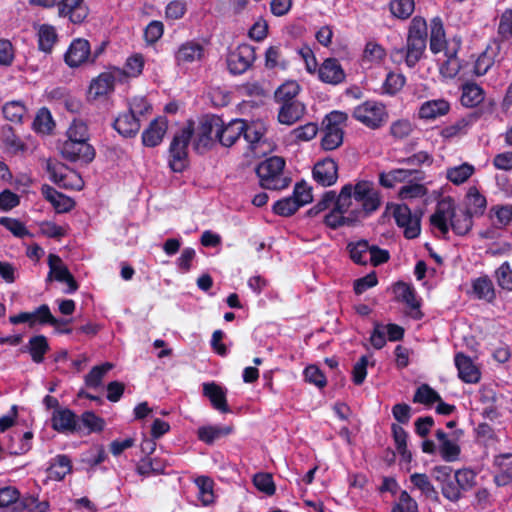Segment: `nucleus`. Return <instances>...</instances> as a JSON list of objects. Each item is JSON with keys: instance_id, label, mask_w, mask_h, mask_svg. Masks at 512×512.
<instances>
[{"instance_id": "13", "label": "nucleus", "mask_w": 512, "mask_h": 512, "mask_svg": "<svg viewBox=\"0 0 512 512\" xmlns=\"http://www.w3.org/2000/svg\"><path fill=\"white\" fill-rule=\"evenodd\" d=\"M61 154L70 161L91 162L94 159V148L87 141L67 139L61 146Z\"/></svg>"}, {"instance_id": "46", "label": "nucleus", "mask_w": 512, "mask_h": 512, "mask_svg": "<svg viewBox=\"0 0 512 512\" xmlns=\"http://www.w3.org/2000/svg\"><path fill=\"white\" fill-rule=\"evenodd\" d=\"M415 9L414 0H392L389 3L391 14L398 19H408Z\"/></svg>"}, {"instance_id": "9", "label": "nucleus", "mask_w": 512, "mask_h": 512, "mask_svg": "<svg viewBox=\"0 0 512 512\" xmlns=\"http://www.w3.org/2000/svg\"><path fill=\"white\" fill-rule=\"evenodd\" d=\"M255 59L254 47L249 44H241L229 53L227 57L228 70L234 75L243 74L252 66Z\"/></svg>"}, {"instance_id": "16", "label": "nucleus", "mask_w": 512, "mask_h": 512, "mask_svg": "<svg viewBox=\"0 0 512 512\" xmlns=\"http://www.w3.org/2000/svg\"><path fill=\"white\" fill-rule=\"evenodd\" d=\"M90 53V44L87 40L74 39L65 54V62L69 67H79L89 60Z\"/></svg>"}, {"instance_id": "60", "label": "nucleus", "mask_w": 512, "mask_h": 512, "mask_svg": "<svg viewBox=\"0 0 512 512\" xmlns=\"http://www.w3.org/2000/svg\"><path fill=\"white\" fill-rule=\"evenodd\" d=\"M300 208L297 201L292 196L277 201L273 206V211L280 216H290Z\"/></svg>"}, {"instance_id": "40", "label": "nucleus", "mask_w": 512, "mask_h": 512, "mask_svg": "<svg viewBox=\"0 0 512 512\" xmlns=\"http://www.w3.org/2000/svg\"><path fill=\"white\" fill-rule=\"evenodd\" d=\"M394 293L398 300L403 301L413 310H418L420 302L417 299L416 292L412 286L407 283L399 282L394 286Z\"/></svg>"}, {"instance_id": "8", "label": "nucleus", "mask_w": 512, "mask_h": 512, "mask_svg": "<svg viewBox=\"0 0 512 512\" xmlns=\"http://www.w3.org/2000/svg\"><path fill=\"white\" fill-rule=\"evenodd\" d=\"M266 132L267 126L262 120L251 121L250 123L245 121V130L242 134L256 157L263 156L271 150V144L265 137Z\"/></svg>"}, {"instance_id": "3", "label": "nucleus", "mask_w": 512, "mask_h": 512, "mask_svg": "<svg viewBox=\"0 0 512 512\" xmlns=\"http://www.w3.org/2000/svg\"><path fill=\"white\" fill-rule=\"evenodd\" d=\"M427 44V23L422 17H414L410 23L406 46L393 51L392 56L404 59L406 65L414 67L422 58Z\"/></svg>"}, {"instance_id": "45", "label": "nucleus", "mask_w": 512, "mask_h": 512, "mask_svg": "<svg viewBox=\"0 0 512 512\" xmlns=\"http://www.w3.org/2000/svg\"><path fill=\"white\" fill-rule=\"evenodd\" d=\"M412 173L413 171L410 169H394L388 173H382L380 175V183L384 187L392 188L397 183H402L408 180Z\"/></svg>"}, {"instance_id": "26", "label": "nucleus", "mask_w": 512, "mask_h": 512, "mask_svg": "<svg viewBox=\"0 0 512 512\" xmlns=\"http://www.w3.org/2000/svg\"><path fill=\"white\" fill-rule=\"evenodd\" d=\"M306 107L299 101L282 103L278 112V121L291 126L301 120L305 115Z\"/></svg>"}, {"instance_id": "41", "label": "nucleus", "mask_w": 512, "mask_h": 512, "mask_svg": "<svg viewBox=\"0 0 512 512\" xmlns=\"http://www.w3.org/2000/svg\"><path fill=\"white\" fill-rule=\"evenodd\" d=\"M71 461L65 455L56 456L48 468L49 477L60 481L71 472Z\"/></svg>"}, {"instance_id": "1", "label": "nucleus", "mask_w": 512, "mask_h": 512, "mask_svg": "<svg viewBox=\"0 0 512 512\" xmlns=\"http://www.w3.org/2000/svg\"><path fill=\"white\" fill-rule=\"evenodd\" d=\"M467 211L457 209L451 197L442 198L430 217L434 230L441 236H446L450 230L457 235L467 234L472 227V216L482 215L487 201L476 186H471L466 194Z\"/></svg>"}, {"instance_id": "10", "label": "nucleus", "mask_w": 512, "mask_h": 512, "mask_svg": "<svg viewBox=\"0 0 512 512\" xmlns=\"http://www.w3.org/2000/svg\"><path fill=\"white\" fill-rule=\"evenodd\" d=\"M393 216L397 225L403 229L406 238L414 239L421 231L420 216L412 213L406 204H397L393 208Z\"/></svg>"}, {"instance_id": "32", "label": "nucleus", "mask_w": 512, "mask_h": 512, "mask_svg": "<svg viewBox=\"0 0 512 512\" xmlns=\"http://www.w3.org/2000/svg\"><path fill=\"white\" fill-rule=\"evenodd\" d=\"M233 432V427L230 425H206L199 427L197 434L198 438L206 443L212 444L216 440L225 437Z\"/></svg>"}, {"instance_id": "56", "label": "nucleus", "mask_w": 512, "mask_h": 512, "mask_svg": "<svg viewBox=\"0 0 512 512\" xmlns=\"http://www.w3.org/2000/svg\"><path fill=\"white\" fill-rule=\"evenodd\" d=\"M470 120L461 118L451 125L444 127L441 136L446 139H452L465 135L470 128Z\"/></svg>"}, {"instance_id": "2", "label": "nucleus", "mask_w": 512, "mask_h": 512, "mask_svg": "<svg viewBox=\"0 0 512 512\" xmlns=\"http://www.w3.org/2000/svg\"><path fill=\"white\" fill-rule=\"evenodd\" d=\"M338 195L340 196V208L357 221L377 211L382 202L380 191L373 182L367 180L344 185Z\"/></svg>"}, {"instance_id": "42", "label": "nucleus", "mask_w": 512, "mask_h": 512, "mask_svg": "<svg viewBox=\"0 0 512 512\" xmlns=\"http://www.w3.org/2000/svg\"><path fill=\"white\" fill-rule=\"evenodd\" d=\"M484 99L483 90L474 83H466L462 87L461 103L466 107H474Z\"/></svg>"}, {"instance_id": "39", "label": "nucleus", "mask_w": 512, "mask_h": 512, "mask_svg": "<svg viewBox=\"0 0 512 512\" xmlns=\"http://www.w3.org/2000/svg\"><path fill=\"white\" fill-rule=\"evenodd\" d=\"M444 56L445 59L440 64V73L445 78H454L462 67L456 56L455 48H447Z\"/></svg>"}, {"instance_id": "54", "label": "nucleus", "mask_w": 512, "mask_h": 512, "mask_svg": "<svg viewBox=\"0 0 512 512\" xmlns=\"http://www.w3.org/2000/svg\"><path fill=\"white\" fill-rule=\"evenodd\" d=\"M343 142V130L341 128H329L325 126L321 145L325 150H334Z\"/></svg>"}, {"instance_id": "31", "label": "nucleus", "mask_w": 512, "mask_h": 512, "mask_svg": "<svg viewBox=\"0 0 512 512\" xmlns=\"http://www.w3.org/2000/svg\"><path fill=\"white\" fill-rule=\"evenodd\" d=\"M203 392L216 410L222 413L230 411L226 401V391L221 386L215 383H205L203 385Z\"/></svg>"}, {"instance_id": "52", "label": "nucleus", "mask_w": 512, "mask_h": 512, "mask_svg": "<svg viewBox=\"0 0 512 512\" xmlns=\"http://www.w3.org/2000/svg\"><path fill=\"white\" fill-rule=\"evenodd\" d=\"M490 218L495 227H505L512 220V208L509 206H494L490 210Z\"/></svg>"}, {"instance_id": "28", "label": "nucleus", "mask_w": 512, "mask_h": 512, "mask_svg": "<svg viewBox=\"0 0 512 512\" xmlns=\"http://www.w3.org/2000/svg\"><path fill=\"white\" fill-rule=\"evenodd\" d=\"M495 483L498 486H505L511 483L512 474L510 472L512 467V456L510 453L500 454L495 457Z\"/></svg>"}, {"instance_id": "48", "label": "nucleus", "mask_w": 512, "mask_h": 512, "mask_svg": "<svg viewBox=\"0 0 512 512\" xmlns=\"http://www.w3.org/2000/svg\"><path fill=\"white\" fill-rule=\"evenodd\" d=\"M473 293L479 299L491 301L494 298V288L491 280L487 277H479L472 283Z\"/></svg>"}, {"instance_id": "33", "label": "nucleus", "mask_w": 512, "mask_h": 512, "mask_svg": "<svg viewBox=\"0 0 512 512\" xmlns=\"http://www.w3.org/2000/svg\"><path fill=\"white\" fill-rule=\"evenodd\" d=\"M145 60L141 54H133L127 58L124 68L115 67L120 72L119 82H124L128 78H136L141 75Z\"/></svg>"}, {"instance_id": "59", "label": "nucleus", "mask_w": 512, "mask_h": 512, "mask_svg": "<svg viewBox=\"0 0 512 512\" xmlns=\"http://www.w3.org/2000/svg\"><path fill=\"white\" fill-rule=\"evenodd\" d=\"M67 139L77 140V141H87L89 140V133L87 125L81 120H74L67 132Z\"/></svg>"}, {"instance_id": "57", "label": "nucleus", "mask_w": 512, "mask_h": 512, "mask_svg": "<svg viewBox=\"0 0 512 512\" xmlns=\"http://www.w3.org/2000/svg\"><path fill=\"white\" fill-rule=\"evenodd\" d=\"M427 194V189L419 183H410L400 188L398 196L401 200H413L422 198Z\"/></svg>"}, {"instance_id": "6", "label": "nucleus", "mask_w": 512, "mask_h": 512, "mask_svg": "<svg viewBox=\"0 0 512 512\" xmlns=\"http://www.w3.org/2000/svg\"><path fill=\"white\" fill-rule=\"evenodd\" d=\"M352 115L357 121L372 129L381 127L388 119L385 105L374 100H368L356 106Z\"/></svg>"}, {"instance_id": "22", "label": "nucleus", "mask_w": 512, "mask_h": 512, "mask_svg": "<svg viewBox=\"0 0 512 512\" xmlns=\"http://www.w3.org/2000/svg\"><path fill=\"white\" fill-rule=\"evenodd\" d=\"M454 363L458 370V376L462 381L466 383H477L480 380V370L470 357L463 353H457L454 357Z\"/></svg>"}, {"instance_id": "35", "label": "nucleus", "mask_w": 512, "mask_h": 512, "mask_svg": "<svg viewBox=\"0 0 512 512\" xmlns=\"http://www.w3.org/2000/svg\"><path fill=\"white\" fill-rule=\"evenodd\" d=\"M39 49L45 53H51L58 41L56 28L50 24H42L37 31Z\"/></svg>"}, {"instance_id": "58", "label": "nucleus", "mask_w": 512, "mask_h": 512, "mask_svg": "<svg viewBox=\"0 0 512 512\" xmlns=\"http://www.w3.org/2000/svg\"><path fill=\"white\" fill-rule=\"evenodd\" d=\"M414 129V126L410 120L399 119L391 123L390 134L395 139H404L408 137Z\"/></svg>"}, {"instance_id": "53", "label": "nucleus", "mask_w": 512, "mask_h": 512, "mask_svg": "<svg viewBox=\"0 0 512 512\" xmlns=\"http://www.w3.org/2000/svg\"><path fill=\"white\" fill-rule=\"evenodd\" d=\"M48 349L47 339L42 335L34 336L29 340V352L32 360L36 363L43 361L44 355Z\"/></svg>"}, {"instance_id": "61", "label": "nucleus", "mask_w": 512, "mask_h": 512, "mask_svg": "<svg viewBox=\"0 0 512 512\" xmlns=\"http://www.w3.org/2000/svg\"><path fill=\"white\" fill-rule=\"evenodd\" d=\"M439 399L440 396L436 391L430 386L423 384L417 389L413 401L422 404H432Z\"/></svg>"}, {"instance_id": "37", "label": "nucleus", "mask_w": 512, "mask_h": 512, "mask_svg": "<svg viewBox=\"0 0 512 512\" xmlns=\"http://www.w3.org/2000/svg\"><path fill=\"white\" fill-rule=\"evenodd\" d=\"M475 173V167L467 162L446 169V178L454 185L465 183Z\"/></svg>"}, {"instance_id": "5", "label": "nucleus", "mask_w": 512, "mask_h": 512, "mask_svg": "<svg viewBox=\"0 0 512 512\" xmlns=\"http://www.w3.org/2000/svg\"><path fill=\"white\" fill-rule=\"evenodd\" d=\"M193 135L190 125L178 131L170 144L169 166L174 172H182L188 165V145Z\"/></svg>"}, {"instance_id": "21", "label": "nucleus", "mask_w": 512, "mask_h": 512, "mask_svg": "<svg viewBox=\"0 0 512 512\" xmlns=\"http://www.w3.org/2000/svg\"><path fill=\"white\" fill-rule=\"evenodd\" d=\"M168 121L165 117L154 119L142 133V142L147 147L159 145L167 132Z\"/></svg>"}, {"instance_id": "49", "label": "nucleus", "mask_w": 512, "mask_h": 512, "mask_svg": "<svg viewBox=\"0 0 512 512\" xmlns=\"http://www.w3.org/2000/svg\"><path fill=\"white\" fill-rule=\"evenodd\" d=\"M300 85L294 80L283 83L275 92V98L278 102H294L293 99L298 95Z\"/></svg>"}, {"instance_id": "25", "label": "nucleus", "mask_w": 512, "mask_h": 512, "mask_svg": "<svg viewBox=\"0 0 512 512\" xmlns=\"http://www.w3.org/2000/svg\"><path fill=\"white\" fill-rule=\"evenodd\" d=\"M493 166L497 170L501 171L495 176L497 186L503 191H508L510 182L506 173H509L512 170V153L503 152L497 154L493 159Z\"/></svg>"}, {"instance_id": "4", "label": "nucleus", "mask_w": 512, "mask_h": 512, "mask_svg": "<svg viewBox=\"0 0 512 512\" xmlns=\"http://www.w3.org/2000/svg\"><path fill=\"white\" fill-rule=\"evenodd\" d=\"M283 158L273 156L261 162L256 169L260 185L265 189L281 190L289 185V179L284 176Z\"/></svg>"}, {"instance_id": "24", "label": "nucleus", "mask_w": 512, "mask_h": 512, "mask_svg": "<svg viewBox=\"0 0 512 512\" xmlns=\"http://www.w3.org/2000/svg\"><path fill=\"white\" fill-rule=\"evenodd\" d=\"M450 111V103L444 98L423 102L418 109V117L424 120H434Z\"/></svg>"}, {"instance_id": "7", "label": "nucleus", "mask_w": 512, "mask_h": 512, "mask_svg": "<svg viewBox=\"0 0 512 512\" xmlns=\"http://www.w3.org/2000/svg\"><path fill=\"white\" fill-rule=\"evenodd\" d=\"M348 249L351 259L359 265L370 263L373 266H378L389 259L387 250L380 249L375 245H370L365 240L350 243Z\"/></svg>"}, {"instance_id": "30", "label": "nucleus", "mask_w": 512, "mask_h": 512, "mask_svg": "<svg viewBox=\"0 0 512 512\" xmlns=\"http://www.w3.org/2000/svg\"><path fill=\"white\" fill-rule=\"evenodd\" d=\"M114 128L124 137L135 136L140 129V120L129 111L120 114L114 121Z\"/></svg>"}, {"instance_id": "12", "label": "nucleus", "mask_w": 512, "mask_h": 512, "mask_svg": "<svg viewBox=\"0 0 512 512\" xmlns=\"http://www.w3.org/2000/svg\"><path fill=\"white\" fill-rule=\"evenodd\" d=\"M49 273L47 281L56 280L67 284L66 293H74L78 289V285L74 280V277L69 272L62 259L55 254H49L48 256Z\"/></svg>"}, {"instance_id": "27", "label": "nucleus", "mask_w": 512, "mask_h": 512, "mask_svg": "<svg viewBox=\"0 0 512 512\" xmlns=\"http://www.w3.org/2000/svg\"><path fill=\"white\" fill-rule=\"evenodd\" d=\"M197 500L202 506L213 505L216 501L214 481L208 476H198L194 479Z\"/></svg>"}, {"instance_id": "11", "label": "nucleus", "mask_w": 512, "mask_h": 512, "mask_svg": "<svg viewBox=\"0 0 512 512\" xmlns=\"http://www.w3.org/2000/svg\"><path fill=\"white\" fill-rule=\"evenodd\" d=\"M120 72L116 68H111L107 72L101 73L90 83L87 97L90 101L106 97L114 90V85L119 82Z\"/></svg>"}, {"instance_id": "23", "label": "nucleus", "mask_w": 512, "mask_h": 512, "mask_svg": "<svg viewBox=\"0 0 512 512\" xmlns=\"http://www.w3.org/2000/svg\"><path fill=\"white\" fill-rule=\"evenodd\" d=\"M318 77L328 84H339L345 79V73L340 63L335 58L326 59L318 68Z\"/></svg>"}, {"instance_id": "38", "label": "nucleus", "mask_w": 512, "mask_h": 512, "mask_svg": "<svg viewBox=\"0 0 512 512\" xmlns=\"http://www.w3.org/2000/svg\"><path fill=\"white\" fill-rule=\"evenodd\" d=\"M324 222L331 228H337L343 225H350L357 222V220L352 219L344 209L340 208V196L338 195L334 208L325 216Z\"/></svg>"}, {"instance_id": "14", "label": "nucleus", "mask_w": 512, "mask_h": 512, "mask_svg": "<svg viewBox=\"0 0 512 512\" xmlns=\"http://www.w3.org/2000/svg\"><path fill=\"white\" fill-rule=\"evenodd\" d=\"M57 6L58 16L67 18L73 24L83 23L89 14L85 0H61Z\"/></svg>"}, {"instance_id": "51", "label": "nucleus", "mask_w": 512, "mask_h": 512, "mask_svg": "<svg viewBox=\"0 0 512 512\" xmlns=\"http://www.w3.org/2000/svg\"><path fill=\"white\" fill-rule=\"evenodd\" d=\"M405 84V77L400 73L389 72L381 86V93L395 95Z\"/></svg>"}, {"instance_id": "43", "label": "nucleus", "mask_w": 512, "mask_h": 512, "mask_svg": "<svg viewBox=\"0 0 512 512\" xmlns=\"http://www.w3.org/2000/svg\"><path fill=\"white\" fill-rule=\"evenodd\" d=\"M445 43L443 24L439 18H434L431 21L430 50L437 54L444 49Z\"/></svg>"}, {"instance_id": "15", "label": "nucleus", "mask_w": 512, "mask_h": 512, "mask_svg": "<svg viewBox=\"0 0 512 512\" xmlns=\"http://www.w3.org/2000/svg\"><path fill=\"white\" fill-rule=\"evenodd\" d=\"M175 62L180 67L199 62L204 57V47L196 41L181 44L174 54Z\"/></svg>"}, {"instance_id": "44", "label": "nucleus", "mask_w": 512, "mask_h": 512, "mask_svg": "<svg viewBox=\"0 0 512 512\" xmlns=\"http://www.w3.org/2000/svg\"><path fill=\"white\" fill-rule=\"evenodd\" d=\"M55 126L52 115L47 108H41L33 121V129L40 134H49Z\"/></svg>"}, {"instance_id": "63", "label": "nucleus", "mask_w": 512, "mask_h": 512, "mask_svg": "<svg viewBox=\"0 0 512 512\" xmlns=\"http://www.w3.org/2000/svg\"><path fill=\"white\" fill-rule=\"evenodd\" d=\"M497 283L503 289H512V269L508 261H505L495 272Z\"/></svg>"}, {"instance_id": "19", "label": "nucleus", "mask_w": 512, "mask_h": 512, "mask_svg": "<svg viewBox=\"0 0 512 512\" xmlns=\"http://www.w3.org/2000/svg\"><path fill=\"white\" fill-rule=\"evenodd\" d=\"M43 197L52 205L56 213H67L75 207V202L72 198L58 192L53 187L44 184L41 187Z\"/></svg>"}, {"instance_id": "36", "label": "nucleus", "mask_w": 512, "mask_h": 512, "mask_svg": "<svg viewBox=\"0 0 512 512\" xmlns=\"http://www.w3.org/2000/svg\"><path fill=\"white\" fill-rule=\"evenodd\" d=\"M387 53L382 45L375 41H368L363 51L362 61L364 65H380L386 59Z\"/></svg>"}, {"instance_id": "55", "label": "nucleus", "mask_w": 512, "mask_h": 512, "mask_svg": "<svg viewBox=\"0 0 512 512\" xmlns=\"http://www.w3.org/2000/svg\"><path fill=\"white\" fill-rule=\"evenodd\" d=\"M318 132L317 124L313 122L306 123L290 132V137L295 142H307L312 140Z\"/></svg>"}, {"instance_id": "34", "label": "nucleus", "mask_w": 512, "mask_h": 512, "mask_svg": "<svg viewBox=\"0 0 512 512\" xmlns=\"http://www.w3.org/2000/svg\"><path fill=\"white\" fill-rule=\"evenodd\" d=\"M76 418L69 409H59L53 413L52 427L59 432H71L76 430Z\"/></svg>"}, {"instance_id": "17", "label": "nucleus", "mask_w": 512, "mask_h": 512, "mask_svg": "<svg viewBox=\"0 0 512 512\" xmlns=\"http://www.w3.org/2000/svg\"><path fill=\"white\" fill-rule=\"evenodd\" d=\"M243 130H245L244 120L235 119L224 125L220 118V125H218L216 139H218L223 146L230 147L242 135Z\"/></svg>"}, {"instance_id": "20", "label": "nucleus", "mask_w": 512, "mask_h": 512, "mask_svg": "<svg viewBox=\"0 0 512 512\" xmlns=\"http://www.w3.org/2000/svg\"><path fill=\"white\" fill-rule=\"evenodd\" d=\"M313 177L322 186H331L338 179V166L332 159L318 162L313 169Z\"/></svg>"}, {"instance_id": "50", "label": "nucleus", "mask_w": 512, "mask_h": 512, "mask_svg": "<svg viewBox=\"0 0 512 512\" xmlns=\"http://www.w3.org/2000/svg\"><path fill=\"white\" fill-rule=\"evenodd\" d=\"M4 117L13 123H21L26 115V107L20 101H10L3 106Z\"/></svg>"}, {"instance_id": "64", "label": "nucleus", "mask_w": 512, "mask_h": 512, "mask_svg": "<svg viewBox=\"0 0 512 512\" xmlns=\"http://www.w3.org/2000/svg\"><path fill=\"white\" fill-rule=\"evenodd\" d=\"M418 505L406 491H402L399 501L392 509V512H417Z\"/></svg>"}, {"instance_id": "18", "label": "nucleus", "mask_w": 512, "mask_h": 512, "mask_svg": "<svg viewBox=\"0 0 512 512\" xmlns=\"http://www.w3.org/2000/svg\"><path fill=\"white\" fill-rule=\"evenodd\" d=\"M218 125H220V118L217 116L206 117L201 121L194 143L195 149L206 148L213 139H216Z\"/></svg>"}, {"instance_id": "47", "label": "nucleus", "mask_w": 512, "mask_h": 512, "mask_svg": "<svg viewBox=\"0 0 512 512\" xmlns=\"http://www.w3.org/2000/svg\"><path fill=\"white\" fill-rule=\"evenodd\" d=\"M113 368V364L104 363L99 366H95L85 377V384L89 388L96 389L102 385L104 376Z\"/></svg>"}, {"instance_id": "62", "label": "nucleus", "mask_w": 512, "mask_h": 512, "mask_svg": "<svg viewBox=\"0 0 512 512\" xmlns=\"http://www.w3.org/2000/svg\"><path fill=\"white\" fill-rule=\"evenodd\" d=\"M265 66L269 69H274L276 67L285 68L286 62L282 57L281 49L279 46H271L266 50Z\"/></svg>"}, {"instance_id": "29", "label": "nucleus", "mask_w": 512, "mask_h": 512, "mask_svg": "<svg viewBox=\"0 0 512 512\" xmlns=\"http://www.w3.org/2000/svg\"><path fill=\"white\" fill-rule=\"evenodd\" d=\"M435 436L438 440V450L441 457L447 462L457 460L460 454V447L457 442L441 429L436 431Z\"/></svg>"}]
</instances>
